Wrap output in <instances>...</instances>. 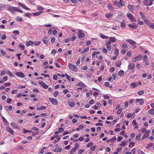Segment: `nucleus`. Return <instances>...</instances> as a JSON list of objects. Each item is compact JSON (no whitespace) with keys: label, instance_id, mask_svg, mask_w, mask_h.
Wrapping results in <instances>:
<instances>
[{"label":"nucleus","instance_id":"f257e3e1","mask_svg":"<svg viewBox=\"0 0 154 154\" xmlns=\"http://www.w3.org/2000/svg\"><path fill=\"white\" fill-rule=\"evenodd\" d=\"M7 8L8 10L10 11L12 13H13L15 11L19 12L21 13H23V11L22 10H20L16 7L9 6L7 7Z\"/></svg>","mask_w":154,"mask_h":154},{"label":"nucleus","instance_id":"f03ea898","mask_svg":"<svg viewBox=\"0 0 154 154\" xmlns=\"http://www.w3.org/2000/svg\"><path fill=\"white\" fill-rule=\"evenodd\" d=\"M154 0H144L143 2V3L146 6H150L152 4V2Z\"/></svg>","mask_w":154,"mask_h":154},{"label":"nucleus","instance_id":"7ed1b4c3","mask_svg":"<svg viewBox=\"0 0 154 154\" xmlns=\"http://www.w3.org/2000/svg\"><path fill=\"white\" fill-rule=\"evenodd\" d=\"M127 16L130 20L131 21L134 22H136V19L130 13H128L127 15Z\"/></svg>","mask_w":154,"mask_h":154},{"label":"nucleus","instance_id":"20e7f679","mask_svg":"<svg viewBox=\"0 0 154 154\" xmlns=\"http://www.w3.org/2000/svg\"><path fill=\"white\" fill-rule=\"evenodd\" d=\"M68 66L69 68L71 70L74 71H76L77 68L75 65L71 64L70 63H68Z\"/></svg>","mask_w":154,"mask_h":154},{"label":"nucleus","instance_id":"39448f33","mask_svg":"<svg viewBox=\"0 0 154 154\" xmlns=\"http://www.w3.org/2000/svg\"><path fill=\"white\" fill-rule=\"evenodd\" d=\"M39 84L40 85L42 86L43 88L44 89H46L48 88V85H46L43 81H39Z\"/></svg>","mask_w":154,"mask_h":154},{"label":"nucleus","instance_id":"423d86ee","mask_svg":"<svg viewBox=\"0 0 154 154\" xmlns=\"http://www.w3.org/2000/svg\"><path fill=\"white\" fill-rule=\"evenodd\" d=\"M49 99L53 105H55L57 104L58 103V101L57 99L53 98H51V97H49Z\"/></svg>","mask_w":154,"mask_h":154},{"label":"nucleus","instance_id":"0eeeda50","mask_svg":"<svg viewBox=\"0 0 154 154\" xmlns=\"http://www.w3.org/2000/svg\"><path fill=\"white\" fill-rule=\"evenodd\" d=\"M128 26L129 27L133 29H136L138 27V25L136 23L129 24L128 25Z\"/></svg>","mask_w":154,"mask_h":154},{"label":"nucleus","instance_id":"6e6552de","mask_svg":"<svg viewBox=\"0 0 154 154\" xmlns=\"http://www.w3.org/2000/svg\"><path fill=\"white\" fill-rule=\"evenodd\" d=\"M16 75L18 77L21 78H24L25 77L24 74L21 72H16Z\"/></svg>","mask_w":154,"mask_h":154},{"label":"nucleus","instance_id":"1a4fd4ad","mask_svg":"<svg viewBox=\"0 0 154 154\" xmlns=\"http://www.w3.org/2000/svg\"><path fill=\"white\" fill-rule=\"evenodd\" d=\"M142 57V55H138L137 57L133 58L132 60L133 61L135 62L141 59Z\"/></svg>","mask_w":154,"mask_h":154},{"label":"nucleus","instance_id":"9d476101","mask_svg":"<svg viewBox=\"0 0 154 154\" xmlns=\"http://www.w3.org/2000/svg\"><path fill=\"white\" fill-rule=\"evenodd\" d=\"M126 41L127 42L129 43L131 45H135L136 44V42L135 41L131 39H127V40Z\"/></svg>","mask_w":154,"mask_h":154},{"label":"nucleus","instance_id":"9b49d317","mask_svg":"<svg viewBox=\"0 0 154 154\" xmlns=\"http://www.w3.org/2000/svg\"><path fill=\"white\" fill-rule=\"evenodd\" d=\"M133 7L134 6L132 5H129L128 6V8L132 13H134Z\"/></svg>","mask_w":154,"mask_h":154},{"label":"nucleus","instance_id":"f8f14e48","mask_svg":"<svg viewBox=\"0 0 154 154\" xmlns=\"http://www.w3.org/2000/svg\"><path fill=\"white\" fill-rule=\"evenodd\" d=\"M129 69L130 70H132L134 69L135 67L133 63H129L128 66Z\"/></svg>","mask_w":154,"mask_h":154},{"label":"nucleus","instance_id":"ddd939ff","mask_svg":"<svg viewBox=\"0 0 154 154\" xmlns=\"http://www.w3.org/2000/svg\"><path fill=\"white\" fill-rule=\"evenodd\" d=\"M77 34L79 35V38H83L85 36L84 34L81 32H78L77 33Z\"/></svg>","mask_w":154,"mask_h":154},{"label":"nucleus","instance_id":"4468645a","mask_svg":"<svg viewBox=\"0 0 154 154\" xmlns=\"http://www.w3.org/2000/svg\"><path fill=\"white\" fill-rule=\"evenodd\" d=\"M18 5L20 6L21 7L26 9L30 10V9L29 8H28L26 5H24L23 4L19 2L18 3Z\"/></svg>","mask_w":154,"mask_h":154},{"label":"nucleus","instance_id":"2eb2a0df","mask_svg":"<svg viewBox=\"0 0 154 154\" xmlns=\"http://www.w3.org/2000/svg\"><path fill=\"white\" fill-rule=\"evenodd\" d=\"M6 129L8 131L10 132L11 134H13L14 131H13L9 127H7L6 128Z\"/></svg>","mask_w":154,"mask_h":154},{"label":"nucleus","instance_id":"dca6fc26","mask_svg":"<svg viewBox=\"0 0 154 154\" xmlns=\"http://www.w3.org/2000/svg\"><path fill=\"white\" fill-rule=\"evenodd\" d=\"M149 131H148L145 133V134L143 135L142 137V139H144L147 137L149 133Z\"/></svg>","mask_w":154,"mask_h":154},{"label":"nucleus","instance_id":"f3484780","mask_svg":"<svg viewBox=\"0 0 154 154\" xmlns=\"http://www.w3.org/2000/svg\"><path fill=\"white\" fill-rule=\"evenodd\" d=\"M43 12V11H41L38 12H37L35 13H32V14L35 16H37L39 15L42 13Z\"/></svg>","mask_w":154,"mask_h":154},{"label":"nucleus","instance_id":"a211bd4d","mask_svg":"<svg viewBox=\"0 0 154 154\" xmlns=\"http://www.w3.org/2000/svg\"><path fill=\"white\" fill-rule=\"evenodd\" d=\"M122 47L124 49L128 50V47L127 45L125 43L122 44Z\"/></svg>","mask_w":154,"mask_h":154},{"label":"nucleus","instance_id":"6ab92c4d","mask_svg":"<svg viewBox=\"0 0 154 154\" xmlns=\"http://www.w3.org/2000/svg\"><path fill=\"white\" fill-rule=\"evenodd\" d=\"M140 17H141L142 18L143 20L146 19V17L145 16L143 13L142 12H140Z\"/></svg>","mask_w":154,"mask_h":154},{"label":"nucleus","instance_id":"aec40b11","mask_svg":"<svg viewBox=\"0 0 154 154\" xmlns=\"http://www.w3.org/2000/svg\"><path fill=\"white\" fill-rule=\"evenodd\" d=\"M68 105L71 107H73L75 106L74 103L72 101H69L68 102Z\"/></svg>","mask_w":154,"mask_h":154},{"label":"nucleus","instance_id":"412c9836","mask_svg":"<svg viewBox=\"0 0 154 154\" xmlns=\"http://www.w3.org/2000/svg\"><path fill=\"white\" fill-rule=\"evenodd\" d=\"M138 85L136 83L134 82L130 84V86L132 88H134L135 87L138 86Z\"/></svg>","mask_w":154,"mask_h":154},{"label":"nucleus","instance_id":"4be33fe9","mask_svg":"<svg viewBox=\"0 0 154 154\" xmlns=\"http://www.w3.org/2000/svg\"><path fill=\"white\" fill-rule=\"evenodd\" d=\"M33 43L31 41H29V42H26V45L28 47L29 46V45H32L33 44Z\"/></svg>","mask_w":154,"mask_h":154},{"label":"nucleus","instance_id":"5701e85b","mask_svg":"<svg viewBox=\"0 0 154 154\" xmlns=\"http://www.w3.org/2000/svg\"><path fill=\"white\" fill-rule=\"evenodd\" d=\"M107 7L109 10L111 11L113 10L114 8L109 4L107 5Z\"/></svg>","mask_w":154,"mask_h":154},{"label":"nucleus","instance_id":"b1692460","mask_svg":"<svg viewBox=\"0 0 154 154\" xmlns=\"http://www.w3.org/2000/svg\"><path fill=\"white\" fill-rule=\"evenodd\" d=\"M62 149L61 147H58L55 148L54 150V152H59L62 150Z\"/></svg>","mask_w":154,"mask_h":154},{"label":"nucleus","instance_id":"393cba45","mask_svg":"<svg viewBox=\"0 0 154 154\" xmlns=\"http://www.w3.org/2000/svg\"><path fill=\"white\" fill-rule=\"evenodd\" d=\"M127 141H123L122 142V143L119 144V146H120L122 147H124L127 144Z\"/></svg>","mask_w":154,"mask_h":154},{"label":"nucleus","instance_id":"a878e982","mask_svg":"<svg viewBox=\"0 0 154 154\" xmlns=\"http://www.w3.org/2000/svg\"><path fill=\"white\" fill-rule=\"evenodd\" d=\"M118 74L119 76H122L124 74V72L122 70H121L118 72Z\"/></svg>","mask_w":154,"mask_h":154},{"label":"nucleus","instance_id":"bb28decb","mask_svg":"<svg viewBox=\"0 0 154 154\" xmlns=\"http://www.w3.org/2000/svg\"><path fill=\"white\" fill-rule=\"evenodd\" d=\"M122 62L120 61H118L116 63V66L118 67H119L121 65Z\"/></svg>","mask_w":154,"mask_h":154},{"label":"nucleus","instance_id":"cd10ccee","mask_svg":"<svg viewBox=\"0 0 154 154\" xmlns=\"http://www.w3.org/2000/svg\"><path fill=\"white\" fill-rule=\"evenodd\" d=\"M141 137V134H138L136 136V137L135 140H139L140 139Z\"/></svg>","mask_w":154,"mask_h":154},{"label":"nucleus","instance_id":"c85d7f7f","mask_svg":"<svg viewBox=\"0 0 154 154\" xmlns=\"http://www.w3.org/2000/svg\"><path fill=\"white\" fill-rule=\"evenodd\" d=\"M109 40H110L111 42H115L116 41V39L114 37H111L109 38Z\"/></svg>","mask_w":154,"mask_h":154},{"label":"nucleus","instance_id":"c756f323","mask_svg":"<svg viewBox=\"0 0 154 154\" xmlns=\"http://www.w3.org/2000/svg\"><path fill=\"white\" fill-rule=\"evenodd\" d=\"M83 128V126L82 125H80L77 128L76 130L77 131H78L79 130H81Z\"/></svg>","mask_w":154,"mask_h":154},{"label":"nucleus","instance_id":"7c9ffc66","mask_svg":"<svg viewBox=\"0 0 154 154\" xmlns=\"http://www.w3.org/2000/svg\"><path fill=\"white\" fill-rule=\"evenodd\" d=\"M46 108V107L45 106H40L39 108H37V110H42L43 109H45Z\"/></svg>","mask_w":154,"mask_h":154},{"label":"nucleus","instance_id":"2f4dec72","mask_svg":"<svg viewBox=\"0 0 154 154\" xmlns=\"http://www.w3.org/2000/svg\"><path fill=\"white\" fill-rule=\"evenodd\" d=\"M11 125L12 126V127L14 128H18V126L15 123H11Z\"/></svg>","mask_w":154,"mask_h":154},{"label":"nucleus","instance_id":"473e14b6","mask_svg":"<svg viewBox=\"0 0 154 154\" xmlns=\"http://www.w3.org/2000/svg\"><path fill=\"white\" fill-rule=\"evenodd\" d=\"M149 113L152 115L154 114V109H151L149 110L148 111Z\"/></svg>","mask_w":154,"mask_h":154},{"label":"nucleus","instance_id":"72a5a7b5","mask_svg":"<svg viewBox=\"0 0 154 154\" xmlns=\"http://www.w3.org/2000/svg\"><path fill=\"white\" fill-rule=\"evenodd\" d=\"M37 9L38 10H43L44 8L43 7L39 5H38L37 6Z\"/></svg>","mask_w":154,"mask_h":154},{"label":"nucleus","instance_id":"f704fd0d","mask_svg":"<svg viewBox=\"0 0 154 154\" xmlns=\"http://www.w3.org/2000/svg\"><path fill=\"white\" fill-rule=\"evenodd\" d=\"M33 43V44L34 45H36V46H38L40 44L41 42L40 41H36V42H35Z\"/></svg>","mask_w":154,"mask_h":154},{"label":"nucleus","instance_id":"c9c22d12","mask_svg":"<svg viewBox=\"0 0 154 154\" xmlns=\"http://www.w3.org/2000/svg\"><path fill=\"white\" fill-rule=\"evenodd\" d=\"M31 129L34 130L36 132H38L39 131V129L36 127H33L31 128Z\"/></svg>","mask_w":154,"mask_h":154},{"label":"nucleus","instance_id":"e433bc0d","mask_svg":"<svg viewBox=\"0 0 154 154\" xmlns=\"http://www.w3.org/2000/svg\"><path fill=\"white\" fill-rule=\"evenodd\" d=\"M121 27L123 28L125 27L126 26L125 25V21H124L121 23Z\"/></svg>","mask_w":154,"mask_h":154},{"label":"nucleus","instance_id":"4c0bfd02","mask_svg":"<svg viewBox=\"0 0 154 154\" xmlns=\"http://www.w3.org/2000/svg\"><path fill=\"white\" fill-rule=\"evenodd\" d=\"M134 144L135 143H134L131 142L129 145V147L130 148H132L134 146Z\"/></svg>","mask_w":154,"mask_h":154},{"label":"nucleus","instance_id":"58836bf2","mask_svg":"<svg viewBox=\"0 0 154 154\" xmlns=\"http://www.w3.org/2000/svg\"><path fill=\"white\" fill-rule=\"evenodd\" d=\"M144 91L143 90H141L137 93V94L139 95H141L144 93Z\"/></svg>","mask_w":154,"mask_h":154},{"label":"nucleus","instance_id":"ea45409f","mask_svg":"<svg viewBox=\"0 0 154 154\" xmlns=\"http://www.w3.org/2000/svg\"><path fill=\"white\" fill-rule=\"evenodd\" d=\"M29 132H31L32 133L33 135H34L33 134V133L32 131H31L27 130H26L25 129H23V132L24 133L26 134V133H28Z\"/></svg>","mask_w":154,"mask_h":154},{"label":"nucleus","instance_id":"a19ab883","mask_svg":"<svg viewBox=\"0 0 154 154\" xmlns=\"http://www.w3.org/2000/svg\"><path fill=\"white\" fill-rule=\"evenodd\" d=\"M70 41H74L75 40L76 38L75 36L72 37H70L69 38Z\"/></svg>","mask_w":154,"mask_h":154},{"label":"nucleus","instance_id":"79ce46f5","mask_svg":"<svg viewBox=\"0 0 154 154\" xmlns=\"http://www.w3.org/2000/svg\"><path fill=\"white\" fill-rule=\"evenodd\" d=\"M113 16V14H106L105 16L107 18H109L111 17H112Z\"/></svg>","mask_w":154,"mask_h":154},{"label":"nucleus","instance_id":"37998d69","mask_svg":"<svg viewBox=\"0 0 154 154\" xmlns=\"http://www.w3.org/2000/svg\"><path fill=\"white\" fill-rule=\"evenodd\" d=\"M116 137H114L110 139L109 141L111 142H113L116 141Z\"/></svg>","mask_w":154,"mask_h":154},{"label":"nucleus","instance_id":"c03bdc74","mask_svg":"<svg viewBox=\"0 0 154 154\" xmlns=\"http://www.w3.org/2000/svg\"><path fill=\"white\" fill-rule=\"evenodd\" d=\"M119 2L120 3V5H121V7L122 6L125 5V3L122 0H120Z\"/></svg>","mask_w":154,"mask_h":154},{"label":"nucleus","instance_id":"a18cd8bd","mask_svg":"<svg viewBox=\"0 0 154 154\" xmlns=\"http://www.w3.org/2000/svg\"><path fill=\"white\" fill-rule=\"evenodd\" d=\"M76 149V148L75 147L73 148L72 150H71L70 152V153L72 154H73L75 152Z\"/></svg>","mask_w":154,"mask_h":154},{"label":"nucleus","instance_id":"49530a36","mask_svg":"<svg viewBox=\"0 0 154 154\" xmlns=\"http://www.w3.org/2000/svg\"><path fill=\"white\" fill-rule=\"evenodd\" d=\"M3 122H4V123H5L6 125H8L9 124V123L7 121V120H6V119H4L3 120Z\"/></svg>","mask_w":154,"mask_h":154},{"label":"nucleus","instance_id":"de8ad7c7","mask_svg":"<svg viewBox=\"0 0 154 154\" xmlns=\"http://www.w3.org/2000/svg\"><path fill=\"white\" fill-rule=\"evenodd\" d=\"M19 46L21 50H23L24 48V46L22 45H19Z\"/></svg>","mask_w":154,"mask_h":154},{"label":"nucleus","instance_id":"09e8293b","mask_svg":"<svg viewBox=\"0 0 154 154\" xmlns=\"http://www.w3.org/2000/svg\"><path fill=\"white\" fill-rule=\"evenodd\" d=\"M93 145V143L92 142L88 144L87 145V146L89 148L91 146H92Z\"/></svg>","mask_w":154,"mask_h":154},{"label":"nucleus","instance_id":"8fccbe9b","mask_svg":"<svg viewBox=\"0 0 154 154\" xmlns=\"http://www.w3.org/2000/svg\"><path fill=\"white\" fill-rule=\"evenodd\" d=\"M148 59V57H147V56L146 55H144L143 56V60L145 61H147Z\"/></svg>","mask_w":154,"mask_h":154},{"label":"nucleus","instance_id":"3c124183","mask_svg":"<svg viewBox=\"0 0 154 154\" xmlns=\"http://www.w3.org/2000/svg\"><path fill=\"white\" fill-rule=\"evenodd\" d=\"M115 54L116 55V56H117L119 54L118 50L117 49H115Z\"/></svg>","mask_w":154,"mask_h":154},{"label":"nucleus","instance_id":"603ef678","mask_svg":"<svg viewBox=\"0 0 154 154\" xmlns=\"http://www.w3.org/2000/svg\"><path fill=\"white\" fill-rule=\"evenodd\" d=\"M138 154H145V153L141 150H139L137 151Z\"/></svg>","mask_w":154,"mask_h":154},{"label":"nucleus","instance_id":"864d4df0","mask_svg":"<svg viewBox=\"0 0 154 154\" xmlns=\"http://www.w3.org/2000/svg\"><path fill=\"white\" fill-rule=\"evenodd\" d=\"M145 23L148 25H149L150 24V23L149 21L147 20H146V19L144 20Z\"/></svg>","mask_w":154,"mask_h":154},{"label":"nucleus","instance_id":"5fc2aeb1","mask_svg":"<svg viewBox=\"0 0 154 154\" xmlns=\"http://www.w3.org/2000/svg\"><path fill=\"white\" fill-rule=\"evenodd\" d=\"M100 37L103 39L108 38H109L108 37L104 36L103 35H101Z\"/></svg>","mask_w":154,"mask_h":154},{"label":"nucleus","instance_id":"6e6d98bb","mask_svg":"<svg viewBox=\"0 0 154 154\" xmlns=\"http://www.w3.org/2000/svg\"><path fill=\"white\" fill-rule=\"evenodd\" d=\"M152 145V143H149L147 146H146V149H148L149 148L151 147V146Z\"/></svg>","mask_w":154,"mask_h":154},{"label":"nucleus","instance_id":"4d7b16f0","mask_svg":"<svg viewBox=\"0 0 154 154\" xmlns=\"http://www.w3.org/2000/svg\"><path fill=\"white\" fill-rule=\"evenodd\" d=\"M84 151V150L83 149H81L79 150L78 152V154H81L82 152H83Z\"/></svg>","mask_w":154,"mask_h":154},{"label":"nucleus","instance_id":"13d9d810","mask_svg":"<svg viewBox=\"0 0 154 154\" xmlns=\"http://www.w3.org/2000/svg\"><path fill=\"white\" fill-rule=\"evenodd\" d=\"M0 52L3 56H5L6 54V52L2 50H0Z\"/></svg>","mask_w":154,"mask_h":154},{"label":"nucleus","instance_id":"bf43d9fd","mask_svg":"<svg viewBox=\"0 0 154 154\" xmlns=\"http://www.w3.org/2000/svg\"><path fill=\"white\" fill-rule=\"evenodd\" d=\"M58 94V93L57 91H55L53 93V95L54 97H57Z\"/></svg>","mask_w":154,"mask_h":154},{"label":"nucleus","instance_id":"052dcab7","mask_svg":"<svg viewBox=\"0 0 154 154\" xmlns=\"http://www.w3.org/2000/svg\"><path fill=\"white\" fill-rule=\"evenodd\" d=\"M135 148H133L131 151L132 154H135Z\"/></svg>","mask_w":154,"mask_h":154},{"label":"nucleus","instance_id":"680f3d73","mask_svg":"<svg viewBox=\"0 0 154 154\" xmlns=\"http://www.w3.org/2000/svg\"><path fill=\"white\" fill-rule=\"evenodd\" d=\"M124 16V14H119L117 16V17L118 18H120L123 17Z\"/></svg>","mask_w":154,"mask_h":154},{"label":"nucleus","instance_id":"e2e57ef3","mask_svg":"<svg viewBox=\"0 0 154 154\" xmlns=\"http://www.w3.org/2000/svg\"><path fill=\"white\" fill-rule=\"evenodd\" d=\"M8 79V78L7 76H5L3 78V80L5 82Z\"/></svg>","mask_w":154,"mask_h":154},{"label":"nucleus","instance_id":"0e129e2a","mask_svg":"<svg viewBox=\"0 0 154 154\" xmlns=\"http://www.w3.org/2000/svg\"><path fill=\"white\" fill-rule=\"evenodd\" d=\"M16 20L17 21H20V22H21L23 20L22 18H20L18 17H17L16 18Z\"/></svg>","mask_w":154,"mask_h":154},{"label":"nucleus","instance_id":"69168bd1","mask_svg":"<svg viewBox=\"0 0 154 154\" xmlns=\"http://www.w3.org/2000/svg\"><path fill=\"white\" fill-rule=\"evenodd\" d=\"M123 139V137H122L119 136L117 139V141L119 142Z\"/></svg>","mask_w":154,"mask_h":154},{"label":"nucleus","instance_id":"338daca9","mask_svg":"<svg viewBox=\"0 0 154 154\" xmlns=\"http://www.w3.org/2000/svg\"><path fill=\"white\" fill-rule=\"evenodd\" d=\"M13 32L14 34H17V35H19V32L18 30L14 31Z\"/></svg>","mask_w":154,"mask_h":154},{"label":"nucleus","instance_id":"774afa93","mask_svg":"<svg viewBox=\"0 0 154 154\" xmlns=\"http://www.w3.org/2000/svg\"><path fill=\"white\" fill-rule=\"evenodd\" d=\"M64 129L62 128H60L58 129V131L59 132H63L64 131Z\"/></svg>","mask_w":154,"mask_h":154}]
</instances>
